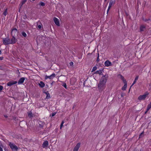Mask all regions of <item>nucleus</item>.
Wrapping results in <instances>:
<instances>
[{"label":"nucleus","instance_id":"3c124183","mask_svg":"<svg viewBox=\"0 0 151 151\" xmlns=\"http://www.w3.org/2000/svg\"><path fill=\"white\" fill-rule=\"evenodd\" d=\"M106 0H105V1H106Z\"/></svg>","mask_w":151,"mask_h":151},{"label":"nucleus","instance_id":"a878e982","mask_svg":"<svg viewBox=\"0 0 151 151\" xmlns=\"http://www.w3.org/2000/svg\"><path fill=\"white\" fill-rule=\"evenodd\" d=\"M64 123V121H62V122L61 123V125H60V129H61L63 127V124Z\"/></svg>","mask_w":151,"mask_h":151},{"label":"nucleus","instance_id":"ea45409f","mask_svg":"<svg viewBox=\"0 0 151 151\" xmlns=\"http://www.w3.org/2000/svg\"><path fill=\"white\" fill-rule=\"evenodd\" d=\"M110 8H109V7H108V9L107 10V13H108L109 10V9H110Z\"/></svg>","mask_w":151,"mask_h":151},{"label":"nucleus","instance_id":"b1692460","mask_svg":"<svg viewBox=\"0 0 151 151\" xmlns=\"http://www.w3.org/2000/svg\"><path fill=\"white\" fill-rule=\"evenodd\" d=\"M97 69V68L96 66H95L92 68L91 72H93L95 71Z\"/></svg>","mask_w":151,"mask_h":151},{"label":"nucleus","instance_id":"9b49d317","mask_svg":"<svg viewBox=\"0 0 151 151\" xmlns=\"http://www.w3.org/2000/svg\"><path fill=\"white\" fill-rule=\"evenodd\" d=\"M104 65L106 66H110L112 65L111 63L108 60L106 61L104 63Z\"/></svg>","mask_w":151,"mask_h":151},{"label":"nucleus","instance_id":"a18cd8bd","mask_svg":"<svg viewBox=\"0 0 151 151\" xmlns=\"http://www.w3.org/2000/svg\"><path fill=\"white\" fill-rule=\"evenodd\" d=\"M133 85V83L132 84V85L130 87V88H131L132 87L133 85Z\"/></svg>","mask_w":151,"mask_h":151},{"label":"nucleus","instance_id":"4c0bfd02","mask_svg":"<svg viewBox=\"0 0 151 151\" xmlns=\"http://www.w3.org/2000/svg\"><path fill=\"white\" fill-rule=\"evenodd\" d=\"M27 0H23L22 2V4L25 3L26 2Z\"/></svg>","mask_w":151,"mask_h":151},{"label":"nucleus","instance_id":"09e8293b","mask_svg":"<svg viewBox=\"0 0 151 151\" xmlns=\"http://www.w3.org/2000/svg\"><path fill=\"white\" fill-rule=\"evenodd\" d=\"M1 69V67L0 66V70Z\"/></svg>","mask_w":151,"mask_h":151},{"label":"nucleus","instance_id":"2eb2a0df","mask_svg":"<svg viewBox=\"0 0 151 151\" xmlns=\"http://www.w3.org/2000/svg\"><path fill=\"white\" fill-rule=\"evenodd\" d=\"M27 113L28 116L29 117L32 118L33 117V114L31 111H29Z\"/></svg>","mask_w":151,"mask_h":151},{"label":"nucleus","instance_id":"473e14b6","mask_svg":"<svg viewBox=\"0 0 151 151\" xmlns=\"http://www.w3.org/2000/svg\"><path fill=\"white\" fill-rule=\"evenodd\" d=\"M143 20L145 22H147V21H148L149 20H150V19H143Z\"/></svg>","mask_w":151,"mask_h":151},{"label":"nucleus","instance_id":"8fccbe9b","mask_svg":"<svg viewBox=\"0 0 151 151\" xmlns=\"http://www.w3.org/2000/svg\"><path fill=\"white\" fill-rule=\"evenodd\" d=\"M33 1H34L35 0H32Z\"/></svg>","mask_w":151,"mask_h":151},{"label":"nucleus","instance_id":"7c9ffc66","mask_svg":"<svg viewBox=\"0 0 151 151\" xmlns=\"http://www.w3.org/2000/svg\"><path fill=\"white\" fill-rule=\"evenodd\" d=\"M63 86L66 89H67V85H66V83H63Z\"/></svg>","mask_w":151,"mask_h":151},{"label":"nucleus","instance_id":"4468645a","mask_svg":"<svg viewBox=\"0 0 151 151\" xmlns=\"http://www.w3.org/2000/svg\"><path fill=\"white\" fill-rule=\"evenodd\" d=\"M124 86L122 88V90H125L127 86V81H124Z\"/></svg>","mask_w":151,"mask_h":151},{"label":"nucleus","instance_id":"c03bdc74","mask_svg":"<svg viewBox=\"0 0 151 151\" xmlns=\"http://www.w3.org/2000/svg\"><path fill=\"white\" fill-rule=\"evenodd\" d=\"M111 6H111L110 5H109V6L108 7H109V8H111Z\"/></svg>","mask_w":151,"mask_h":151},{"label":"nucleus","instance_id":"4be33fe9","mask_svg":"<svg viewBox=\"0 0 151 151\" xmlns=\"http://www.w3.org/2000/svg\"><path fill=\"white\" fill-rule=\"evenodd\" d=\"M119 76H120V78H121V79L123 81V82H124V81H126V80H125L124 79V77L122 76V75H119Z\"/></svg>","mask_w":151,"mask_h":151},{"label":"nucleus","instance_id":"39448f33","mask_svg":"<svg viewBox=\"0 0 151 151\" xmlns=\"http://www.w3.org/2000/svg\"><path fill=\"white\" fill-rule=\"evenodd\" d=\"M18 31L17 29L14 28L12 29L11 31V35L12 36H15L17 35Z\"/></svg>","mask_w":151,"mask_h":151},{"label":"nucleus","instance_id":"72a5a7b5","mask_svg":"<svg viewBox=\"0 0 151 151\" xmlns=\"http://www.w3.org/2000/svg\"><path fill=\"white\" fill-rule=\"evenodd\" d=\"M3 88V86L1 85H0V91H2Z\"/></svg>","mask_w":151,"mask_h":151},{"label":"nucleus","instance_id":"393cba45","mask_svg":"<svg viewBox=\"0 0 151 151\" xmlns=\"http://www.w3.org/2000/svg\"><path fill=\"white\" fill-rule=\"evenodd\" d=\"M39 5L40 6H44L45 5V4L43 2H40L39 4Z\"/></svg>","mask_w":151,"mask_h":151},{"label":"nucleus","instance_id":"a211bd4d","mask_svg":"<svg viewBox=\"0 0 151 151\" xmlns=\"http://www.w3.org/2000/svg\"><path fill=\"white\" fill-rule=\"evenodd\" d=\"M102 73V72L101 70H99L96 71L94 73V74H97L101 75V74Z\"/></svg>","mask_w":151,"mask_h":151},{"label":"nucleus","instance_id":"49530a36","mask_svg":"<svg viewBox=\"0 0 151 151\" xmlns=\"http://www.w3.org/2000/svg\"><path fill=\"white\" fill-rule=\"evenodd\" d=\"M4 117L6 118L7 117V116L6 115H5Z\"/></svg>","mask_w":151,"mask_h":151},{"label":"nucleus","instance_id":"cd10ccee","mask_svg":"<svg viewBox=\"0 0 151 151\" xmlns=\"http://www.w3.org/2000/svg\"><path fill=\"white\" fill-rule=\"evenodd\" d=\"M3 14L5 16H6V15L7 14V9H6L5 11L4 12H3Z\"/></svg>","mask_w":151,"mask_h":151},{"label":"nucleus","instance_id":"5701e85b","mask_svg":"<svg viewBox=\"0 0 151 151\" xmlns=\"http://www.w3.org/2000/svg\"><path fill=\"white\" fill-rule=\"evenodd\" d=\"M114 3V2L113 0H111L109 2V5L112 6Z\"/></svg>","mask_w":151,"mask_h":151},{"label":"nucleus","instance_id":"ddd939ff","mask_svg":"<svg viewBox=\"0 0 151 151\" xmlns=\"http://www.w3.org/2000/svg\"><path fill=\"white\" fill-rule=\"evenodd\" d=\"M25 80V78L24 77H22L18 81V82L19 84H22L24 82Z\"/></svg>","mask_w":151,"mask_h":151},{"label":"nucleus","instance_id":"f257e3e1","mask_svg":"<svg viewBox=\"0 0 151 151\" xmlns=\"http://www.w3.org/2000/svg\"><path fill=\"white\" fill-rule=\"evenodd\" d=\"M108 78V75H106L103 76L100 80L98 85V88L99 91H102L106 88Z\"/></svg>","mask_w":151,"mask_h":151},{"label":"nucleus","instance_id":"6ab92c4d","mask_svg":"<svg viewBox=\"0 0 151 151\" xmlns=\"http://www.w3.org/2000/svg\"><path fill=\"white\" fill-rule=\"evenodd\" d=\"M139 78L138 76H137L135 78V79L133 83V85H134L136 82L138 80Z\"/></svg>","mask_w":151,"mask_h":151},{"label":"nucleus","instance_id":"f3484780","mask_svg":"<svg viewBox=\"0 0 151 151\" xmlns=\"http://www.w3.org/2000/svg\"><path fill=\"white\" fill-rule=\"evenodd\" d=\"M39 86L41 88H43L45 86V84L42 81H40L39 83Z\"/></svg>","mask_w":151,"mask_h":151},{"label":"nucleus","instance_id":"6e6552de","mask_svg":"<svg viewBox=\"0 0 151 151\" xmlns=\"http://www.w3.org/2000/svg\"><path fill=\"white\" fill-rule=\"evenodd\" d=\"M17 83V81H13L8 82L7 83V85L8 86H11L13 85L16 84Z\"/></svg>","mask_w":151,"mask_h":151},{"label":"nucleus","instance_id":"bb28decb","mask_svg":"<svg viewBox=\"0 0 151 151\" xmlns=\"http://www.w3.org/2000/svg\"><path fill=\"white\" fill-rule=\"evenodd\" d=\"M144 131L141 133L139 136V138L142 137L143 136Z\"/></svg>","mask_w":151,"mask_h":151},{"label":"nucleus","instance_id":"dca6fc26","mask_svg":"<svg viewBox=\"0 0 151 151\" xmlns=\"http://www.w3.org/2000/svg\"><path fill=\"white\" fill-rule=\"evenodd\" d=\"M145 29V27L143 25H141L140 28V31L141 32L144 31Z\"/></svg>","mask_w":151,"mask_h":151},{"label":"nucleus","instance_id":"423d86ee","mask_svg":"<svg viewBox=\"0 0 151 151\" xmlns=\"http://www.w3.org/2000/svg\"><path fill=\"white\" fill-rule=\"evenodd\" d=\"M15 36H12V38L10 40V44H13L15 43L17 41V39H16Z\"/></svg>","mask_w":151,"mask_h":151},{"label":"nucleus","instance_id":"f8f14e48","mask_svg":"<svg viewBox=\"0 0 151 151\" xmlns=\"http://www.w3.org/2000/svg\"><path fill=\"white\" fill-rule=\"evenodd\" d=\"M48 145V142L47 141H45L43 143L42 147L43 148H45L47 147Z\"/></svg>","mask_w":151,"mask_h":151},{"label":"nucleus","instance_id":"20e7f679","mask_svg":"<svg viewBox=\"0 0 151 151\" xmlns=\"http://www.w3.org/2000/svg\"><path fill=\"white\" fill-rule=\"evenodd\" d=\"M148 94L149 93L147 92L145 93V94L140 96L138 97V99L139 100H144Z\"/></svg>","mask_w":151,"mask_h":151},{"label":"nucleus","instance_id":"603ef678","mask_svg":"<svg viewBox=\"0 0 151 151\" xmlns=\"http://www.w3.org/2000/svg\"><path fill=\"white\" fill-rule=\"evenodd\" d=\"M136 151H138V150H137H137H136Z\"/></svg>","mask_w":151,"mask_h":151},{"label":"nucleus","instance_id":"f03ea898","mask_svg":"<svg viewBox=\"0 0 151 151\" xmlns=\"http://www.w3.org/2000/svg\"><path fill=\"white\" fill-rule=\"evenodd\" d=\"M9 145L13 151H17L18 148L15 144L11 142H9Z\"/></svg>","mask_w":151,"mask_h":151},{"label":"nucleus","instance_id":"f704fd0d","mask_svg":"<svg viewBox=\"0 0 151 151\" xmlns=\"http://www.w3.org/2000/svg\"><path fill=\"white\" fill-rule=\"evenodd\" d=\"M37 27H38L39 29H40L41 27H42V26L40 25H37Z\"/></svg>","mask_w":151,"mask_h":151},{"label":"nucleus","instance_id":"e433bc0d","mask_svg":"<svg viewBox=\"0 0 151 151\" xmlns=\"http://www.w3.org/2000/svg\"><path fill=\"white\" fill-rule=\"evenodd\" d=\"M70 66H72L73 65V62H71L70 63Z\"/></svg>","mask_w":151,"mask_h":151},{"label":"nucleus","instance_id":"412c9836","mask_svg":"<svg viewBox=\"0 0 151 151\" xmlns=\"http://www.w3.org/2000/svg\"><path fill=\"white\" fill-rule=\"evenodd\" d=\"M21 34L22 35L25 37H26L27 36V35L25 32H22Z\"/></svg>","mask_w":151,"mask_h":151},{"label":"nucleus","instance_id":"9d476101","mask_svg":"<svg viewBox=\"0 0 151 151\" xmlns=\"http://www.w3.org/2000/svg\"><path fill=\"white\" fill-rule=\"evenodd\" d=\"M55 76V73H53L50 76H45V79H47V78H49L50 79H52L53 78H54Z\"/></svg>","mask_w":151,"mask_h":151},{"label":"nucleus","instance_id":"1a4fd4ad","mask_svg":"<svg viewBox=\"0 0 151 151\" xmlns=\"http://www.w3.org/2000/svg\"><path fill=\"white\" fill-rule=\"evenodd\" d=\"M80 145L81 144L80 143H77L76 146L74 147L73 151H78V150L80 147Z\"/></svg>","mask_w":151,"mask_h":151},{"label":"nucleus","instance_id":"7ed1b4c3","mask_svg":"<svg viewBox=\"0 0 151 151\" xmlns=\"http://www.w3.org/2000/svg\"><path fill=\"white\" fill-rule=\"evenodd\" d=\"M3 43L5 45H7L10 44V39L8 37L3 39Z\"/></svg>","mask_w":151,"mask_h":151},{"label":"nucleus","instance_id":"de8ad7c7","mask_svg":"<svg viewBox=\"0 0 151 151\" xmlns=\"http://www.w3.org/2000/svg\"><path fill=\"white\" fill-rule=\"evenodd\" d=\"M1 50H0V55H1Z\"/></svg>","mask_w":151,"mask_h":151},{"label":"nucleus","instance_id":"0eeeda50","mask_svg":"<svg viewBox=\"0 0 151 151\" xmlns=\"http://www.w3.org/2000/svg\"><path fill=\"white\" fill-rule=\"evenodd\" d=\"M55 24L57 26H59L60 25V22L59 20L55 17L53 18Z\"/></svg>","mask_w":151,"mask_h":151},{"label":"nucleus","instance_id":"aec40b11","mask_svg":"<svg viewBox=\"0 0 151 151\" xmlns=\"http://www.w3.org/2000/svg\"><path fill=\"white\" fill-rule=\"evenodd\" d=\"M147 110H149L151 108V101L150 102V103L147 105Z\"/></svg>","mask_w":151,"mask_h":151},{"label":"nucleus","instance_id":"58836bf2","mask_svg":"<svg viewBox=\"0 0 151 151\" xmlns=\"http://www.w3.org/2000/svg\"><path fill=\"white\" fill-rule=\"evenodd\" d=\"M4 59V57H0V60H2Z\"/></svg>","mask_w":151,"mask_h":151},{"label":"nucleus","instance_id":"79ce46f5","mask_svg":"<svg viewBox=\"0 0 151 151\" xmlns=\"http://www.w3.org/2000/svg\"><path fill=\"white\" fill-rule=\"evenodd\" d=\"M149 110H147V109L146 111L145 112V114H146Z\"/></svg>","mask_w":151,"mask_h":151},{"label":"nucleus","instance_id":"c756f323","mask_svg":"<svg viewBox=\"0 0 151 151\" xmlns=\"http://www.w3.org/2000/svg\"><path fill=\"white\" fill-rule=\"evenodd\" d=\"M2 147L3 145L2 144L0 145V151H3Z\"/></svg>","mask_w":151,"mask_h":151},{"label":"nucleus","instance_id":"c85d7f7f","mask_svg":"<svg viewBox=\"0 0 151 151\" xmlns=\"http://www.w3.org/2000/svg\"><path fill=\"white\" fill-rule=\"evenodd\" d=\"M46 94H47V96H46V98L47 99L50 98V95L49 94V93H46Z\"/></svg>","mask_w":151,"mask_h":151},{"label":"nucleus","instance_id":"37998d69","mask_svg":"<svg viewBox=\"0 0 151 151\" xmlns=\"http://www.w3.org/2000/svg\"><path fill=\"white\" fill-rule=\"evenodd\" d=\"M121 96L122 97H123V94H121Z\"/></svg>","mask_w":151,"mask_h":151},{"label":"nucleus","instance_id":"c9c22d12","mask_svg":"<svg viewBox=\"0 0 151 151\" xmlns=\"http://www.w3.org/2000/svg\"><path fill=\"white\" fill-rule=\"evenodd\" d=\"M56 114V113H55V112L52 113L51 114L52 116L53 117V116H54Z\"/></svg>","mask_w":151,"mask_h":151},{"label":"nucleus","instance_id":"2f4dec72","mask_svg":"<svg viewBox=\"0 0 151 151\" xmlns=\"http://www.w3.org/2000/svg\"><path fill=\"white\" fill-rule=\"evenodd\" d=\"M99 54H98V57H97V59L96 60V61L97 63L99 61Z\"/></svg>","mask_w":151,"mask_h":151},{"label":"nucleus","instance_id":"a19ab883","mask_svg":"<svg viewBox=\"0 0 151 151\" xmlns=\"http://www.w3.org/2000/svg\"><path fill=\"white\" fill-rule=\"evenodd\" d=\"M74 79H75L74 78H71V79H70V82H71L72 81V80H73Z\"/></svg>","mask_w":151,"mask_h":151}]
</instances>
